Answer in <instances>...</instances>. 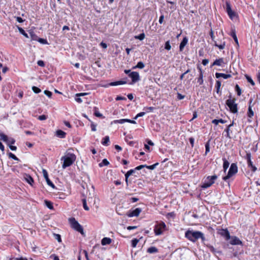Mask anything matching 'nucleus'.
I'll return each mask as SVG.
<instances>
[{
  "label": "nucleus",
  "mask_w": 260,
  "mask_h": 260,
  "mask_svg": "<svg viewBox=\"0 0 260 260\" xmlns=\"http://www.w3.org/2000/svg\"><path fill=\"white\" fill-rule=\"evenodd\" d=\"M145 37V35L144 33H142V34H140L138 36H136L135 37V38L142 41L144 39Z\"/></svg>",
  "instance_id": "nucleus-40"
},
{
  "label": "nucleus",
  "mask_w": 260,
  "mask_h": 260,
  "mask_svg": "<svg viewBox=\"0 0 260 260\" xmlns=\"http://www.w3.org/2000/svg\"><path fill=\"white\" fill-rule=\"evenodd\" d=\"M54 235V238L58 242H61V236L59 234H53Z\"/></svg>",
  "instance_id": "nucleus-45"
},
{
  "label": "nucleus",
  "mask_w": 260,
  "mask_h": 260,
  "mask_svg": "<svg viewBox=\"0 0 260 260\" xmlns=\"http://www.w3.org/2000/svg\"><path fill=\"white\" fill-rule=\"evenodd\" d=\"M15 260H28L26 257H16L14 259Z\"/></svg>",
  "instance_id": "nucleus-64"
},
{
  "label": "nucleus",
  "mask_w": 260,
  "mask_h": 260,
  "mask_svg": "<svg viewBox=\"0 0 260 260\" xmlns=\"http://www.w3.org/2000/svg\"><path fill=\"white\" fill-rule=\"evenodd\" d=\"M245 77H246V78L247 81L248 82H249L253 86L255 85L254 81H253V80L251 79V78L250 77H249L248 75H246Z\"/></svg>",
  "instance_id": "nucleus-46"
},
{
  "label": "nucleus",
  "mask_w": 260,
  "mask_h": 260,
  "mask_svg": "<svg viewBox=\"0 0 260 260\" xmlns=\"http://www.w3.org/2000/svg\"><path fill=\"white\" fill-rule=\"evenodd\" d=\"M225 122H226V121L223 120L222 119H215L212 121V123L215 125H217L219 123H224Z\"/></svg>",
  "instance_id": "nucleus-32"
},
{
  "label": "nucleus",
  "mask_w": 260,
  "mask_h": 260,
  "mask_svg": "<svg viewBox=\"0 0 260 260\" xmlns=\"http://www.w3.org/2000/svg\"><path fill=\"white\" fill-rule=\"evenodd\" d=\"M210 36L211 37L212 40L214 43L215 46L218 47L220 50H222L224 48L225 46V42H223L220 44H217V42L216 41H215V40H214L215 36H214V32L212 29H211L210 31Z\"/></svg>",
  "instance_id": "nucleus-11"
},
{
  "label": "nucleus",
  "mask_w": 260,
  "mask_h": 260,
  "mask_svg": "<svg viewBox=\"0 0 260 260\" xmlns=\"http://www.w3.org/2000/svg\"><path fill=\"white\" fill-rule=\"evenodd\" d=\"M98 108L96 107H94V114L95 116L98 117H102L103 116V115L100 113L98 110H97Z\"/></svg>",
  "instance_id": "nucleus-41"
},
{
  "label": "nucleus",
  "mask_w": 260,
  "mask_h": 260,
  "mask_svg": "<svg viewBox=\"0 0 260 260\" xmlns=\"http://www.w3.org/2000/svg\"><path fill=\"white\" fill-rule=\"evenodd\" d=\"M25 179L26 181L31 185H32L34 182L33 178L29 175H26Z\"/></svg>",
  "instance_id": "nucleus-30"
},
{
  "label": "nucleus",
  "mask_w": 260,
  "mask_h": 260,
  "mask_svg": "<svg viewBox=\"0 0 260 260\" xmlns=\"http://www.w3.org/2000/svg\"><path fill=\"white\" fill-rule=\"evenodd\" d=\"M158 162H156L152 165H151V166H147L146 165V168H147V169H149L150 170H153L155 168V167L158 165Z\"/></svg>",
  "instance_id": "nucleus-48"
},
{
  "label": "nucleus",
  "mask_w": 260,
  "mask_h": 260,
  "mask_svg": "<svg viewBox=\"0 0 260 260\" xmlns=\"http://www.w3.org/2000/svg\"><path fill=\"white\" fill-rule=\"evenodd\" d=\"M50 258H53V260H59L58 257L55 254H51L50 255Z\"/></svg>",
  "instance_id": "nucleus-58"
},
{
  "label": "nucleus",
  "mask_w": 260,
  "mask_h": 260,
  "mask_svg": "<svg viewBox=\"0 0 260 260\" xmlns=\"http://www.w3.org/2000/svg\"><path fill=\"white\" fill-rule=\"evenodd\" d=\"M235 89L237 93V95L238 96L241 95V89L240 87H239V86L238 84L236 85Z\"/></svg>",
  "instance_id": "nucleus-43"
},
{
  "label": "nucleus",
  "mask_w": 260,
  "mask_h": 260,
  "mask_svg": "<svg viewBox=\"0 0 260 260\" xmlns=\"http://www.w3.org/2000/svg\"><path fill=\"white\" fill-rule=\"evenodd\" d=\"M145 67V65L144 64V63L142 61H139L138 62L137 64L133 68V69H136V68H139V69H143Z\"/></svg>",
  "instance_id": "nucleus-33"
},
{
  "label": "nucleus",
  "mask_w": 260,
  "mask_h": 260,
  "mask_svg": "<svg viewBox=\"0 0 260 260\" xmlns=\"http://www.w3.org/2000/svg\"><path fill=\"white\" fill-rule=\"evenodd\" d=\"M147 251L149 253H153L157 252L158 251V249L155 247L152 246L148 248L147 250Z\"/></svg>",
  "instance_id": "nucleus-31"
},
{
  "label": "nucleus",
  "mask_w": 260,
  "mask_h": 260,
  "mask_svg": "<svg viewBox=\"0 0 260 260\" xmlns=\"http://www.w3.org/2000/svg\"><path fill=\"white\" fill-rule=\"evenodd\" d=\"M127 83L126 81H117L110 83L108 86H117L119 85H123Z\"/></svg>",
  "instance_id": "nucleus-20"
},
{
  "label": "nucleus",
  "mask_w": 260,
  "mask_h": 260,
  "mask_svg": "<svg viewBox=\"0 0 260 260\" xmlns=\"http://www.w3.org/2000/svg\"><path fill=\"white\" fill-rule=\"evenodd\" d=\"M109 142H110V140H109V137L107 136H105L103 139V140L102 141V144L103 145H105V146H108L109 145Z\"/></svg>",
  "instance_id": "nucleus-28"
},
{
  "label": "nucleus",
  "mask_w": 260,
  "mask_h": 260,
  "mask_svg": "<svg viewBox=\"0 0 260 260\" xmlns=\"http://www.w3.org/2000/svg\"><path fill=\"white\" fill-rule=\"evenodd\" d=\"M207 247L209 249L211 252H212L213 254L215 255L216 253H218L219 254H221L222 253V252L221 251H217L213 246L211 245H207Z\"/></svg>",
  "instance_id": "nucleus-23"
},
{
  "label": "nucleus",
  "mask_w": 260,
  "mask_h": 260,
  "mask_svg": "<svg viewBox=\"0 0 260 260\" xmlns=\"http://www.w3.org/2000/svg\"><path fill=\"white\" fill-rule=\"evenodd\" d=\"M47 118V116L45 115H42L39 116L38 119L41 121L45 120Z\"/></svg>",
  "instance_id": "nucleus-52"
},
{
  "label": "nucleus",
  "mask_w": 260,
  "mask_h": 260,
  "mask_svg": "<svg viewBox=\"0 0 260 260\" xmlns=\"http://www.w3.org/2000/svg\"><path fill=\"white\" fill-rule=\"evenodd\" d=\"M82 201L84 209L86 211H88L89 210V208L87 205L86 199H83L82 200Z\"/></svg>",
  "instance_id": "nucleus-42"
},
{
  "label": "nucleus",
  "mask_w": 260,
  "mask_h": 260,
  "mask_svg": "<svg viewBox=\"0 0 260 260\" xmlns=\"http://www.w3.org/2000/svg\"><path fill=\"white\" fill-rule=\"evenodd\" d=\"M230 243L232 245H242V242L236 236L231 237Z\"/></svg>",
  "instance_id": "nucleus-15"
},
{
  "label": "nucleus",
  "mask_w": 260,
  "mask_h": 260,
  "mask_svg": "<svg viewBox=\"0 0 260 260\" xmlns=\"http://www.w3.org/2000/svg\"><path fill=\"white\" fill-rule=\"evenodd\" d=\"M17 27H18V30L20 34H21L22 35H23L26 38H28L27 34L26 33L25 30L22 28H21L19 26H17Z\"/></svg>",
  "instance_id": "nucleus-36"
},
{
  "label": "nucleus",
  "mask_w": 260,
  "mask_h": 260,
  "mask_svg": "<svg viewBox=\"0 0 260 260\" xmlns=\"http://www.w3.org/2000/svg\"><path fill=\"white\" fill-rule=\"evenodd\" d=\"M252 99L250 100V105L249 106L248 111V112H247V115L250 118L252 117L253 116V115H254V112L252 111L251 107L250 106V104L252 102Z\"/></svg>",
  "instance_id": "nucleus-26"
},
{
  "label": "nucleus",
  "mask_w": 260,
  "mask_h": 260,
  "mask_svg": "<svg viewBox=\"0 0 260 260\" xmlns=\"http://www.w3.org/2000/svg\"><path fill=\"white\" fill-rule=\"evenodd\" d=\"M218 233L221 236L224 237L226 240H229L231 239L230 233L227 229H221L219 230Z\"/></svg>",
  "instance_id": "nucleus-13"
},
{
  "label": "nucleus",
  "mask_w": 260,
  "mask_h": 260,
  "mask_svg": "<svg viewBox=\"0 0 260 260\" xmlns=\"http://www.w3.org/2000/svg\"><path fill=\"white\" fill-rule=\"evenodd\" d=\"M215 77L217 78H219L220 77H222L224 79H228L232 77L231 74H225L224 73H216Z\"/></svg>",
  "instance_id": "nucleus-19"
},
{
  "label": "nucleus",
  "mask_w": 260,
  "mask_h": 260,
  "mask_svg": "<svg viewBox=\"0 0 260 260\" xmlns=\"http://www.w3.org/2000/svg\"><path fill=\"white\" fill-rule=\"evenodd\" d=\"M75 101L78 103H81L82 102V99L80 98V96H76Z\"/></svg>",
  "instance_id": "nucleus-63"
},
{
  "label": "nucleus",
  "mask_w": 260,
  "mask_h": 260,
  "mask_svg": "<svg viewBox=\"0 0 260 260\" xmlns=\"http://www.w3.org/2000/svg\"><path fill=\"white\" fill-rule=\"evenodd\" d=\"M154 109V108L153 107H144L143 110L146 111V112H152Z\"/></svg>",
  "instance_id": "nucleus-47"
},
{
  "label": "nucleus",
  "mask_w": 260,
  "mask_h": 260,
  "mask_svg": "<svg viewBox=\"0 0 260 260\" xmlns=\"http://www.w3.org/2000/svg\"><path fill=\"white\" fill-rule=\"evenodd\" d=\"M235 98H232L231 94L229 95V99L226 101V105L229 108L230 111L234 114L238 112V105L235 103Z\"/></svg>",
  "instance_id": "nucleus-4"
},
{
  "label": "nucleus",
  "mask_w": 260,
  "mask_h": 260,
  "mask_svg": "<svg viewBox=\"0 0 260 260\" xmlns=\"http://www.w3.org/2000/svg\"><path fill=\"white\" fill-rule=\"evenodd\" d=\"M44 203H45V205L49 209H51V210L53 209V203L51 201H48V200H46L44 201Z\"/></svg>",
  "instance_id": "nucleus-29"
},
{
  "label": "nucleus",
  "mask_w": 260,
  "mask_h": 260,
  "mask_svg": "<svg viewBox=\"0 0 260 260\" xmlns=\"http://www.w3.org/2000/svg\"><path fill=\"white\" fill-rule=\"evenodd\" d=\"M194 138L192 137H191L189 139V141L192 147H193V145H194Z\"/></svg>",
  "instance_id": "nucleus-60"
},
{
  "label": "nucleus",
  "mask_w": 260,
  "mask_h": 260,
  "mask_svg": "<svg viewBox=\"0 0 260 260\" xmlns=\"http://www.w3.org/2000/svg\"><path fill=\"white\" fill-rule=\"evenodd\" d=\"M165 48L167 50H170L171 49V46L170 43V41H168L165 43Z\"/></svg>",
  "instance_id": "nucleus-44"
},
{
  "label": "nucleus",
  "mask_w": 260,
  "mask_h": 260,
  "mask_svg": "<svg viewBox=\"0 0 260 260\" xmlns=\"http://www.w3.org/2000/svg\"><path fill=\"white\" fill-rule=\"evenodd\" d=\"M0 140L6 143L9 146L11 150L15 151L17 149L16 146H13L15 143V140L14 138H9L7 135L3 133H0Z\"/></svg>",
  "instance_id": "nucleus-3"
},
{
  "label": "nucleus",
  "mask_w": 260,
  "mask_h": 260,
  "mask_svg": "<svg viewBox=\"0 0 260 260\" xmlns=\"http://www.w3.org/2000/svg\"><path fill=\"white\" fill-rule=\"evenodd\" d=\"M69 221L71 227L73 229L80 233L81 234H84V231L82 226L79 223V222L75 219V218L72 217L70 218Z\"/></svg>",
  "instance_id": "nucleus-6"
},
{
  "label": "nucleus",
  "mask_w": 260,
  "mask_h": 260,
  "mask_svg": "<svg viewBox=\"0 0 260 260\" xmlns=\"http://www.w3.org/2000/svg\"><path fill=\"white\" fill-rule=\"evenodd\" d=\"M197 82L199 85H201L203 84V75H199V76L197 79Z\"/></svg>",
  "instance_id": "nucleus-37"
},
{
  "label": "nucleus",
  "mask_w": 260,
  "mask_h": 260,
  "mask_svg": "<svg viewBox=\"0 0 260 260\" xmlns=\"http://www.w3.org/2000/svg\"><path fill=\"white\" fill-rule=\"evenodd\" d=\"M185 96L183 95H182L181 93H177V99L178 100H182L184 98Z\"/></svg>",
  "instance_id": "nucleus-59"
},
{
  "label": "nucleus",
  "mask_w": 260,
  "mask_h": 260,
  "mask_svg": "<svg viewBox=\"0 0 260 260\" xmlns=\"http://www.w3.org/2000/svg\"><path fill=\"white\" fill-rule=\"evenodd\" d=\"M222 63H224V59L223 58H219L216 59L212 64L211 67L214 66H221Z\"/></svg>",
  "instance_id": "nucleus-18"
},
{
  "label": "nucleus",
  "mask_w": 260,
  "mask_h": 260,
  "mask_svg": "<svg viewBox=\"0 0 260 260\" xmlns=\"http://www.w3.org/2000/svg\"><path fill=\"white\" fill-rule=\"evenodd\" d=\"M238 172V167L236 163H232L230 166V169L228 172L227 175L223 177L222 179L224 181H226L233 176L235 175Z\"/></svg>",
  "instance_id": "nucleus-5"
},
{
  "label": "nucleus",
  "mask_w": 260,
  "mask_h": 260,
  "mask_svg": "<svg viewBox=\"0 0 260 260\" xmlns=\"http://www.w3.org/2000/svg\"><path fill=\"white\" fill-rule=\"evenodd\" d=\"M185 237L188 240L193 243L199 239H201L202 242L206 240L204 234L198 231L187 230L185 233Z\"/></svg>",
  "instance_id": "nucleus-1"
},
{
  "label": "nucleus",
  "mask_w": 260,
  "mask_h": 260,
  "mask_svg": "<svg viewBox=\"0 0 260 260\" xmlns=\"http://www.w3.org/2000/svg\"><path fill=\"white\" fill-rule=\"evenodd\" d=\"M231 36L233 37L235 43L237 44V45H239L238 38L237 37L236 31L235 29L232 30L231 32Z\"/></svg>",
  "instance_id": "nucleus-27"
},
{
  "label": "nucleus",
  "mask_w": 260,
  "mask_h": 260,
  "mask_svg": "<svg viewBox=\"0 0 260 260\" xmlns=\"http://www.w3.org/2000/svg\"><path fill=\"white\" fill-rule=\"evenodd\" d=\"M251 155L250 153H246V155L245 156V158L246 159L247 161L248 167L249 168H250V169L252 172H254L256 171L257 168L255 166H254L253 165V162H252L251 159Z\"/></svg>",
  "instance_id": "nucleus-10"
},
{
  "label": "nucleus",
  "mask_w": 260,
  "mask_h": 260,
  "mask_svg": "<svg viewBox=\"0 0 260 260\" xmlns=\"http://www.w3.org/2000/svg\"><path fill=\"white\" fill-rule=\"evenodd\" d=\"M56 135L60 138H64L66 137V133L62 130H57L56 132Z\"/></svg>",
  "instance_id": "nucleus-24"
},
{
  "label": "nucleus",
  "mask_w": 260,
  "mask_h": 260,
  "mask_svg": "<svg viewBox=\"0 0 260 260\" xmlns=\"http://www.w3.org/2000/svg\"><path fill=\"white\" fill-rule=\"evenodd\" d=\"M166 228L165 223L161 221L154 226V232L155 235H160L162 234Z\"/></svg>",
  "instance_id": "nucleus-8"
},
{
  "label": "nucleus",
  "mask_w": 260,
  "mask_h": 260,
  "mask_svg": "<svg viewBox=\"0 0 260 260\" xmlns=\"http://www.w3.org/2000/svg\"><path fill=\"white\" fill-rule=\"evenodd\" d=\"M109 164V162L107 160V159H104L102 162L99 164L100 167H103V166H108Z\"/></svg>",
  "instance_id": "nucleus-39"
},
{
  "label": "nucleus",
  "mask_w": 260,
  "mask_h": 260,
  "mask_svg": "<svg viewBox=\"0 0 260 260\" xmlns=\"http://www.w3.org/2000/svg\"><path fill=\"white\" fill-rule=\"evenodd\" d=\"M164 15H161L159 17V23L160 24H162L164 22Z\"/></svg>",
  "instance_id": "nucleus-62"
},
{
  "label": "nucleus",
  "mask_w": 260,
  "mask_h": 260,
  "mask_svg": "<svg viewBox=\"0 0 260 260\" xmlns=\"http://www.w3.org/2000/svg\"><path fill=\"white\" fill-rule=\"evenodd\" d=\"M223 160V169L224 172H225L229 167L230 163L228 160L225 158H222Z\"/></svg>",
  "instance_id": "nucleus-21"
},
{
  "label": "nucleus",
  "mask_w": 260,
  "mask_h": 260,
  "mask_svg": "<svg viewBox=\"0 0 260 260\" xmlns=\"http://www.w3.org/2000/svg\"><path fill=\"white\" fill-rule=\"evenodd\" d=\"M76 159V156L73 153H69L67 155L62 156L61 158V160H63L62 168L66 169L67 167L71 166L74 162Z\"/></svg>",
  "instance_id": "nucleus-2"
},
{
  "label": "nucleus",
  "mask_w": 260,
  "mask_h": 260,
  "mask_svg": "<svg viewBox=\"0 0 260 260\" xmlns=\"http://www.w3.org/2000/svg\"><path fill=\"white\" fill-rule=\"evenodd\" d=\"M139 242V239H137L136 238L133 239L132 240V247L133 248L136 247Z\"/></svg>",
  "instance_id": "nucleus-38"
},
{
  "label": "nucleus",
  "mask_w": 260,
  "mask_h": 260,
  "mask_svg": "<svg viewBox=\"0 0 260 260\" xmlns=\"http://www.w3.org/2000/svg\"><path fill=\"white\" fill-rule=\"evenodd\" d=\"M145 112H141L137 114V115L134 117V119H137L138 117L143 116L145 114Z\"/></svg>",
  "instance_id": "nucleus-53"
},
{
  "label": "nucleus",
  "mask_w": 260,
  "mask_h": 260,
  "mask_svg": "<svg viewBox=\"0 0 260 260\" xmlns=\"http://www.w3.org/2000/svg\"><path fill=\"white\" fill-rule=\"evenodd\" d=\"M44 93L45 95H46L47 96H48L49 98H51V96H52V92L49 90H45L44 91Z\"/></svg>",
  "instance_id": "nucleus-55"
},
{
  "label": "nucleus",
  "mask_w": 260,
  "mask_h": 260,
  "mask_svg": "<svg viewBox=\"0 0 260 260\" xmlns=\"http://www.w3.org/2000/svg\"><path fill=\"white\" fill-rule=\"evenodd\" d=\"M37 64L39 66H40L42 67H44L45 66V63L42 60H38L37 62Z\"/></svg>",
  "instance_id": "nucleus-54"
},
{
  "label": "nucleus",
  "mask_w": 260,
  "mask_h": 260,
  "mask_svg": "<svg viewBox=\"0 0 260 260\" xmlns=\"http://www.w3.org/2000/svg\"><path fill=\"white\" fill-rule=\"evenodd\" d=\"M8 156L10 158H11L15 160H19V159L17 158L14 154L11 152L8 153Z\"/></svg>",
  "instance_id": "nucleus-49"
},
{
  "label": "nucleus",
  "mask_w": 260,
  "mask_h": 260,
  "mask_svg": "<svg viewBox=\"0 0 260 260\" xmlns=\"http://www.w3.org/2000/svg\"><path fill=\"white\" fill-rule=\"evenodd\" d=\"M226 12H227L229 17L231 19H233L236 16V13L232 10L230 3L228 1H226Z\"/></svg>",
  "instance_id": "nucleus-9"
},
{
  "label": "nucleus",
  "mask_w": 260,
  "mask_h": 260,
  "mask_svg": "<svg viewBox=\"0 0 260 260\" xmlns=\"http://www.w3.org/2000/svg\"><path fill=\"white\" fill-rule=\"evenodd\" d=\"M88 94V93H86V92H82V93H77L76 94V96H82L87 95Z\"/></svg>",
  "instance_id": "nucleus-61"
},
{
  "label": "nucleus",
  "mask_w": 260,
  "mask_h": 260,
  "mask_svg": "<svg viewBox=\"0 0 260 260\" xmlns=\"http://www.w3.org/2000/svg\"><path fill=\"white\" fill-rule=\"evenodd\" d=\"M217 178L216 175L209 176L207 177L206 180L202 185L201 187L203 188H207L211 186L215 182V180Z\"/></svg>",
  "instance_id": "nucleus-7"
},
{
  "label": "nucleus",
  "mask_w": 260,
  "mask_h": 260,
  "mask_svg": "<svg viewBox=\"0 0 260 260\" xmlns=\"http://www.w3.org/2000/svg\"><path fill=\"white\" fill-rule=\"evenodd\" d=\"M129 77L132 79V83L134 84L140 80L139 74L138 72H132L128 74Z\"/></svg>",
  "instance_id": "nucleus-12"
},
{
  "label": "nucleus",
  "mask_w": 260,
  "mask_h": 260,
  "mask_svg": "<svg viewBox=\"0 0 260 260\" xmlns=\"http://www.w3.org/2000/svg\"><path fill=\"white\" fill-rule=\"evenodd\" d=\"M135 169L130 170L125 174V181L127 184L128 182V178L135 172Z\"/></svg>",
  "instance_id": "nucleus-25"
},
{
  "label": "nucleus",
  "mask_w": 260,
  "mask_h": 260,
  "mask_svg": "<svg viewBox=\"0 0 260 260\" xmlns=\"http://www.w3.org/2000/svg\"><path fill=\"white\" fill-rule=\"evenodd\" d=\"M187 42H188L187 38L186 37H184L183 38L180 44L179 50L180 51H182L183 50L184 47L187 44Z\"/></svg>",
  "instance_id": "nucleus-17"
},
{
  "label": "nucleus",
  "mask_w": 260,
  "mask_h": 260,
  "mask_svg": "<svg viewBox=\"0 0 260 260\" xmlns=\"http://www.w3.org/2000/svg\"><path fill=\"white\" fill-rule=\"evenodd\" d=\"M112 242V239L110 238L105 237L101 241L102 245H106L110 244Z\"/></svg>",
  "instance_id": "nucleus-22"
},
{
  "label": "nucleus",
  "mask_w": 260,
  "mask_h": 260,
  "mask_svg": "<svg viewBox=\"0 0 260 260\" xmlns=\"http://www.w3.org/2000/svg\"><path fill=\"white\" fill-rule=\"evenodd\" d=\"M221 86V82L219 80L216 81L215 84V88L216 89V92L219 93L220 92V88Z\"/></svg>",
  "instance_id": "nucleus-35"
},
{
  "label": "nucleus",
  "mask_w": 260,
  "mask_h": 260,
  "mask_svg": "<svg viewBox=\"0 0 260 260\" xmlns=\"http://www.w3.org/2000/svg\"><path fill=\"white\" fill-rule=\"evenodd\" d=\"M146 165H140L138 167H137L136 168H135V170H140L144 168H146Z\"/></svg>",
  "instance_id": "nucleus-57"
},
{
  "label": "nucleus",
  "mask_w": 260,
  "mask_h": 260,
  "mask_svg": "<svg viewBox=\"0 0 260 260\" xmlns=\"http://www.w3.org/2000/svg\"><path fill=\"white\" fill-rule=\"evenodd\" d=\"M126 119H122L120 120H115L111 122V124H113V123H120L122 124L126 122Z\"/></svg>",
  "instance_id": "nucleus-34"
},
{
  "label": "nucleus",
  "mask_w": 260,
  "mask_h": 260,
  "mask_svg": "<svg viewBox=\"0 0 260 260\" xmlns=\"http://www.w3.org/2000/svg\"><path fill=\"white\" fill-rule=\"evenodd\" d=\"M32 90L36 93H39L41 91V90L36 86H32Z\"/></svg>",
  "instance_id": "nucleus-50"
},
{
  "label": "nucleus",
  "mask_w": 260,
  "mask_h": 260,
  "mask_svg": "<svg viewBox=\"0 0 260 260\" xmlns=\"http://www.w3.org/2000/svg\"><path fill=\"white\" fill-rule=\"evenodd\" d=\"M142 209L139 208H136L135 210L130 211L128 214L127 216L129 217L136 216L137 217L139 215L141 212Z\"/></svg>",
  "instance_id": "nucleus-16"
},
{
  "label": "nucleus",
  "mask_w": 260,
  "mask_h": 260,
  "mask_svg": "<svg viewBox=\"0 0 260 260\" xmlns=\"http://www.w3.org/2000/svg\"><path fill=\"white\" fill-rule=\"evenodd\" d=\"M42 172L43 174V176H44L45 179H46L47 184L48 185H49L50 186L52 187L53 188H54L55 185L52 182V181L49 179L47 171L45 169H43Z\"/></svg>",
  "instance_id": "nucleus-14"
},
{
  "label": "nucleus",
  "mask_w": 260,
  "mask_h": 260,
  "mask_svg": "<svg viewBox=\"0 0 260 260\" xmlns=\"http://www.w3.org/2000/svg\"><path fill=\"white\" fill-rule=\"evenodd\" d=\"M205 155H206L210 151V145L209 142L205 144Z\"/></svg>",
  "instance_id": "nucleus-51"
},
{
  "label": "nucleus",
  "mask_w": 260,
  "mask_h": 260,
  "mask_svg": "<svg viewBox=\"0 0 260 260\" xmlns=\"http://www.w3.org/2000/svg\"><path fill=\"white\" fill-rule=\"evenodd\" d=\"M116 101H120V100H124V101H125V100H126V98L124 97V96H121L118 95L116 98Z\"/></svg>",
  "instance_id": "nucleus-56"
}]
</instances>
